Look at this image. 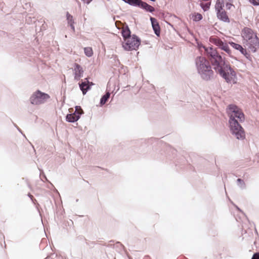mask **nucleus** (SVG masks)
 <instances>
[{
    "label": "nucleus",
    "instance_id": "16",
    "mask_svg": "<svg viewBox=\"0 0 259 259\" xmlns=\"http://www.w3.org/2000/svg\"><path fill=\"white\" fill-rule=\"evenodd\" d=\"M121 33L124 39H127L132 37L131 32L128 26H126L122 30Z\"/></svg>",
    "mask_w": 259,
    "mask_h": 259
},
{
    "label": "nucleus",
    "instance_id": "6",
    "mask_svg": "<svg viewBox=\"0 0 259 259\" xmlns=\"http://www.w3.org/2000/svg\"><path fill=\"white\" fill-rule=\"evenodd\" d=\"M211 41L220 49L225 51L230 56H231V51L226 42H223L219 38H213Z\"/></svg>",
    "mask_w": 259,
    "mask_h": 259
},
{
    "label": "nucleus",
    "instance_id": "35",
    "mask_svg": "<svg viewBox=\"0 0 259 259\" xmlns=\"http://www.w3.org/2000/svg\"><path fill=\"white\" fill-rule=\"evenodd\" d=\"M247 232V231H246V230H245V232H244V234H245V233H246Z\"/></svg>",
    "mask_w": 259,
    "mask_h": 259
},
{
    "label": "nucleus",
    "instance_id": "24",
    "mask_svg": "<svg viewBox=\"0 0 259 259\" xmlns=\"http://www.w3.org/2000/svg\"><path fill=\"white\" fill-rule=\"evenodd\" d=\"M78 109L81 110H82L80 106H76L75 107V110L74 111V112L72 114H75V115H79V118H80V116L81 115V113L78 110Z\"/></svg>",
    "mask_w": 259,
    "mask_h": 259
},
{
    "label": "nucleus",
    "instance_id": "3",
    "mask_svg": "<svg viewBox=\"0 0 259 259\" xmlns=\"http://www.w3.org/2000/svg\"><path fill=\"white\" fill-rule=\"evenodd\" d=\"M229 127L231 134L238 140H243L245 138V133L243 128L238 120L231 119Z\"/></svg>",
    "mask_w": 259,
    "mask_h": 259
},
{
    "label": "nucleus",
    "instance_id": "25",
    "mask_svg": "<svg viewBox=\"0 0 259 259\" xmlns=\"http://www.w3.org/2000/svg\"><path fill=\"white\" fill-rule=\"evenodd\" d=\"M248 1L250 4H252L253 6H259V0H248Z\"/></svg>",
    "mask_w": 259,
    "mask_h": 259
},
{
    "label": "nucleus",
    "instance_id": "10",
    "mask_svg": "<svg viewBox=\"0 0 259 259\" xmlns=\"http://www.w3.org/2000/svg\"><path fill=\"white\" fill-rule=\"evenodd\" d=\"M150 20L151 22L152 27L154 33L156 36H159L160 34V27L157 19L155 18L150 17Z\"/></svg>",
    "mask_w": 259,
    "mask_h": 259
},
{
    "label": "nucleus",
    "instance_id": "7",
    "mask_svg": "<svg viewBox=\"0 0 259 259\" xmlns=\"http://www.w3.org/2000/svg\"><path fill=\"white\" fill-rule=\"evenodd\" d=\"M94 84L92 82L89 81L88 78H85L84 81L79 83V88L83 95H85Z\"/></svg>",
    "mask_w": 259,
    "mask_h": 259
},
{
    "label": "nucleus",
    "instance_id": "20",
    "mask_svg": "<svg viewBox=\"0 0 259 259\" xmlns=\"http://www.w3.org/2000/svg\"><path fill=\"white\" fill-rule=\"evenodd\" d=\"M202 15L198 13H194L192 16V19L194 21L197 22L202 19Z\"/></svg>",
    "mask_w": 259,
    "mask_h": 259
},
{
    "label": "nucleus",
    "instance_id": "4",
    "mask_svg": "<svg viewBox=\"0 0 259 259\" xmlns=\"http://www.w3.org/2000/svg\"><path fill=\"white\" fill-rule=\"evenodd\" d=\"M50 96L46 93L37 90L30 98V102L33 105L41 104L49 99Z\"/></svg>",
    "mask_w": 259,
    "mask_h": 259
},
{
    "label": "nucleus",
    "instance_id": "9",
    "mask_svg": "<svg viewBox=\"0 0 259 259\" xmlns=\"http://www.w3.org/2000/svg\"><path fill=\"white\" fill-rule=\"evenodd\" d=\"M74 79L79 80L83 76L84 71L82 67L78 64L74 63Z\"/></svg>",
    "mask_w": 259,
    "mask_h": 259
},
{
    "label": "nucleus",
    "instance_id": "29",
    "mask_svg": "<svg viewBox=\"0 0 259 259\" xmlns=\"http://www.w3.org/2000/svg\"><path fill=\"white\" fill-rule=\"evenodd\" d=\"M45 259H64L63 256H57L56 255L55 258H51L50 257H46Z\"/></svg>",
    "mask_w": 259,
    "mask_h": 259
},
{
    "label": "nucleus",
    "instance_id": "14",
    "mask_svg": "<svg viewBox=\"0 0 259 259\" xmlns=\"http://www.w3.org/2000/svg\"><path fill=\"white\" fill-rule=\"evenodd\" d=\"M66 19L67 21L68 24L70 26L72 31L73 32H74L75 31V27L74 26V21L73 19V17L68 12L66 13Z\"/></svg>",
    "mask_w": 259,
    "mask_h": 259
},
{
    "label": "nucleus",
    "instance_id": "27",
    "mask_svg": "<svg viewBox=\"0 0 259 259\" xmlns=\"http://www.w3.org/2000/svg\"><path fill=\"white\" fill-rule=\"evenodd\" d=\"M232 7H234V6L232 5L231 3H227L226 4V7L227 9L230 10Z\"/></svg>",
    "mask_w": 259,
    "mask_h": 259
},
{
    "label": "nucleus",
    "instance_id": "15",
    "mask_svg": "<svg viewBox=\"0 0 259 259\" xmlns=\"http://www.w3.org/2000/svg\"><path fill=\"white\" fill-rule=\"evenodd\" d=\"M79 119V115H75V114H68L66 116V120L69 122H74Z\"/></svg>",
    "mask_w": 259,
    "mask_h": 259
},
{
    "label": "nucleus",
    "instance_id": "36",
    "mask_svg": "<svg viewBox=\"0 0 259 259\" xmlns=\"http://www.w3.org/2000/svg\"><path fill=\"white\" fill-rule=\"evenodd\" d=\"M255 232H256V233H257V230H256V229H255Z\"/></svg>",
    "mask_w": 259,
    "mask_h": 259
},
{
    "label": "nucleus",
    "instance_id": "21",
    "mask_svg": "<svg viewBox=\"0 0 259 259\" xmlns=\"http://www.w3.org/2000/svg\"><path fill=\"white\" fill-rule=\"evenodd\" d=\"M84 53L85 55L88 57H91L93 54L92 49L90 47L84 48Z\"/></svg>",
    "mask_w": 259,
    "mask_h": 259
},
{
    "label": "nucleus",
    "instance_id": "23",
    "mask_svg": "<svg viewBox=\"0 0 259 259\" xmlns=\"http://www.w3.org/2000/svg\"><path fill=\"white\" fill-rule=\"evenodd\" d=\"M237 185L239 187H240L242 189H244L245 188V184L244 181L241 179H238L237 180Z\"/></svg>",
    "mask_w": 259,
    "mask_h": 259
},
{
    "label": "nucleus",
    "instance_id": "11",
    "mask_svg": "<svg viewBox=\"0 0 259 259\" xmlns=\"http://www.w3.org/2000/svg\"><path fill=\"white\" fill-rule=\"evenodd\" d=\"M137 7H139L149 13H153L155 11V9L153 7L149 5L146 2H143L142 0L139 1V5Z\"/></svg>",
    "mask_w": 259,
    "mask_h": 259
},
{
    "label": "nucleus",
    "instance_id": "33",
    "mask_svg": "<svg viewBox=\"0 0 259 259\" xmlns=\"http://www.w3.org/2000/svg\"><path fill=\"white\" fill-rule=\"evenodd\" d=\"M43 178H45V179L47 180V177L44 174L43 175Z\"/></svg>",
    "mask_w": 259,
    "mask_h": 259
},
{
    "label": "nucleus",
    "instance_id": "2",
    "mask_svg": "<svg viewBox=\"0 0 259 259\" xmlns=\"http://www.w3.org/2000/svg\"><path fill=\"white\" fill-rule=\"evenodd\" d=\"M244 44L253 53L259 48V38L256 33L250 28L245 27L241 31Z\"/></svg>",
    "mask_w": 259,
    "mask_h": 259
},
{
    "label": "nucleus",
    "instance_id": "34",
    "mask_svg": "<svg viewBox=\"0 0 259 259\" xmlns=\"http://www.w3.org/2000/svg\"><path fill=\"white\" fill-rule=\"evenodd\" d=\"M35 202H36V201H33V202H32L34 204H35Z\"/></svg>",
    "mask_w": 259,
    "mask_h": 259
},
{
    "label": "nucleus",
    "instance_id": "22",
    "mask_svg": "<svg viewBox=\"0 0 259 259\" xmlns=\"http://www.w3.org/2000/svg\"><path fill=\"white\" fill-rule=\"evenodd\" d=\"M210 5V2L206 3H201L200 7L204 11H207L209 9Z\"/></svg>",
    "mask_w": 259,
    "mask_h": 259
},
{
    "label": "nucleus",
    "instance_id": "1",
    "mask_svg": "<svg viewBox=\"0 0 259 259\" xmlns=\"http://www.w3.org/2000/svg\"><path fill=\"white\" fill-rule=\"evenodd\" d=\"M206 51L209 61L202 56L197 57L195 59L197 70L201 78L205 81L213 78L214 73L210 64V62L215 72L225 79L227 83H231L233 78L236 76L235 71L216 50L210 47Z\"/></svg>",
    "mask_w": 259,
    "mask_h": 259
},
{
    "label": "nucleus",
    "instance_id": "17",
    "mask_svg": "<svg viewBox=\"0 0 259 259\" xmlns=\"http://www.w3.org/2000/svg\"><path fill=\"white\" fill-rule=\"evenodd\" d=\"M110 96V93L109 92H106V93L102 96L100 101V104L101 106L104 105L108 100Z\"/></svg>",
    "mask_w": 259,
    "mask_h": 259
},
{
    "label": "nucleus",
    "instance_id": "32",
    "mask_svg": "<svg viewBox=\"0 0 259 259\" xmlns=\"http://www.w3.org/2000/svg\"><path fill=\"white\" fill-rule=\"evenodd\" d=\"M25 7H24V8L27 9V8L28 7H30V4L26 3V4H25Z\"/></svg>",
    "mask_w": 259,
    "mask_h": 259
},
{
    "label": "nucleus",
    "instance_id": "8",
    "mask_svg": "<svg viewBox=\"0 0 259 259\" xmlns=\"http://www.w3.org/2000/svg\"><path fill=\"white\" fill-rule=\"evenodd\" d=\"M229 122H230L231 119H233L234 120H237V119H236V118H237L240 122H243L245 120L244 114L240 109L235 113H229Z\"/></svg>",
    "mask_w": 259,
    "mask_h": 259
},
{
    "label": "nucleus",
    "instance_id": "31",
    "mask_svg": "<svg viewBox=\"0 0 259 259\" xmlns=\"http://www.w3.org/2000/svg\"><path fill=\"white\" fill-rule=\"evenodd\" d=\"M14 124L15 126L17 128V129L18 130V131H19L21 134H22L24 136V137H25V135H23V133H22V132L21 130L19 127H18V126H17V125L16 124Z\"/></svg>",
    "mask_w": 259,
    "mask_h": 259
},
{
    "label": "nucleus",
    "instance_id": "30",
    "mask_svg": "<svg viewBox=\"0 0 259 259\" xmlns=\"http://www.w3.org/2000/svg\"><path fill=\"white\" fill-rule=\"evenodd\" d=\"M28 196L30 198V199H31V200L32 201V202H33V201H36V199H34V198H33V196L31 194H30V193H29V194H28Z\"/></svg>",
    "mask_w": 259,
    "mask_h": 259
},
{
    "label": "nucleus",
    "instance_id": "18",
    "mask_svg": "<svg viewBox=\"0 0 259 259\" xmlns=\"http://www.w3.org/2000/svg\"><path fill=\"white\" fill-rule=\"evenodd\" d=\"M224 6V0H217V2L215 5V10L216 12H219V11L223 10Z\"/></svg>",
    "mask_w": 259,
    "mask_h": 259
},
{
    "label": "nucleus",
    "instance_id": "28",
    "mask_svg": "<svg viewBox=\"0 0 259 259\" xmlns=\"http://www.w3.org/2000/svg\"><path fill=\"white\" fill-rule=\"evenodd\" d=\"M251 259H259V252L254 253Z\"/></svg>",
    "mask_w": 259,
    "mask_h": 259
},
{
    "label": "nucleus",
    "instance_id": "12",
    "mask_svg": "<svg viewBox=\"0 0 259 259\" xmlns=\"http://www.w3.org/2000/svg\"><path fill=\"white\" fill-rule=\"evenodd\" d=\"M229 44L234 49L236 50L239 51V52L243 55L244 56H245L246 58H248V56H249L248 53L247 52L246 50L243 48V47L238 44H236L235 42H234L233 41H229Z\"/></svg>",
    "mask_w": 259,
    "mask_h": 259
},
{
    "label": "nucleus",
    "instance_id": "13",
    "mask_svg": "<svg viewBox=\"0 0 259 259\" xmlns=\"http://www.w3.org/2000/svg\"><path fill=\"white\" fill-rule=\"evenodd\" d=\"M217 18L220 20L221 21L224 22H230V19L228 16L227 15V13L225 11H219V12H217Z\"/></svg>",
    "mask_w": 259,
    "mask_h": 259
},
{
    "label": "nucleus",
    "instance_id": "26",
    "mask_svg": "<svg viewBox=\"0 0 259 259\" xmlns=\"http://www.w3.org/2000/svg\"><path fill=\"white\" fill-rule=\"evenodd\" d=\"M229 201L231 202V203L236 208V209L239 211L240 212H241L243 215H245V214L244 213V212L242 211V210L240 209V208L239 207H238V206H237L236 205H235L233 202V201H232L230 199H229Z\"/></svg>",
    "mask_w": 259,
    "mask_h": 259
},
{
    "label": "nucleus",
    "instance_id": "19",
    "mask_svg": "<svg viewBox=\"0 0 259 259\" xmlns=\"http://www.w3.org/2000/svg\"><path fill=\"white\" fill-rule=\"evenodd\" d=\"M228 109L229 110V113H235L240 109L235 105L234 104H230L228 106Z\"/></svg>",
    "mask_w": 259,
    "mask_h": 259
},
{
    "label": "nucleus",
    "instance_id": "5",
    "mask_svg": "<svg viewBox=\"0 0 259 259\" xmlns=\"http://www.w3.org/2000/svg\"><path fill=\"white\" fill-rule=\"evenodd\" d=\"M140 44L141 39L136 34H133L124 44H122V47L126 51L137 50Z\"/></svg>",
    "mask_w": 259,
    "mask_h": 259
}]
</instances>
